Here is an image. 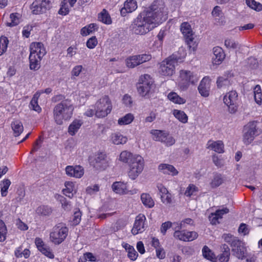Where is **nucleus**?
<instances>
[{"mask_svg":"<svg viewBox=\"0 0 262 262\" xmlns=\"http://www.w3.org/2000/svg\"><path fill=\"white\" fill-rule=\"evenodd\" d=\"M43 57L35 56L34 55H30V68L31 70L36 71L40 67V61Z\"/></svg>","mask_w":262,"mask_h":262,"instance_id":"nucleus-26","label":"nucleus"},{"mask_svg":"<svg viewBox=\"0 0 262 262\" xmlns=\"http://www.w3.org/2000/svg\"><path fill=\"white\" fill-rule=\"evenodd\" d=\"M141 200L143 205L148 208L154 206L155 203L150 195L146 193H143L141 195Z\"/></svg>","mask_w":262,"mask_h":262,"instance_id":"nucleus-33","label":"nucleus"},{"mask_svg":"<svg viewBox=\"0 0 262 262\" xmlns=\"http://www.w3.org/2000/svg\"><path fill=\"white\" fill-rule=\"evenodd\" d=\"M60 201L61 203L62 207L64 209V210H69L71 209V205L70 202L68 201L65 198L62 196Z\"/></svg>","mask_w":262,"mask_h":262,"instance_id":"nucleus-56","label":"nucleus"},{"mask_svg":"<svg viewBox=\"0 0 262 262\" xmlns=\"http://www.w3.org/2000/svg\"><path fill=\"white\" fill-rule=\"evenodd\" d=\"M216 84L217 88L221 89L230 85V82L228 78L224 76H221L217 78Z\"/></svg>","mask_w":262,"mask_h":262,"instance_id":"nucleus-43","label":"nucleus"},{"mask_svg":"<svg viewBox=\"0 0 262 262\" xmlns=\"http://www.w3.org/2000/svg\"><path fill=\"white\" fill-rule=\"evenodd\" d=\"M11 184V182L9 180L6 179L3 181L0 184L1 188V194L2 196H5L7 194L8 189Z\"/></svg>","mask_w":262,"mask_h":262,"instance_id":"nucleus-46","label":"nucleus"},{"mask_svg":"<svg viewBox=\"0 0 262 262\" xmlns=\"http://www.w3.org/2000/svg\"><path fill=\"white\" fill-rule=\"evenodd\" d=\"M158 169L164 174H171L173 176L177 175L179 173L173 165L168 164H160L158 166Z\"/></svg>","mask_w":262,"mask_h":262,"instance_id":"nucleus-23","label":"nucleus"},{"mask_svg":"<svg viewBox=\"0 0 262 262\" xmlns=\"http://www.w3.org/2000/svg\"><path fill=\"white\" fill-rule=\"evenodd\" d=\"M137 8L136 0H126L124 3V7L120 10L121 16H125L128 13L134 11Z\"/></svg>","mask_w":262,"mask_h":262,"instance_id":"nucleus-21","label":"nucleus"},{"mask_svg":"<svg viewBox=\"0 0 262 262\" xmlns=\"http://www.w3.org/2000/svg\"><path fill=\"white\" fill-rule=\"evenodd\" d=\"M162 8L155 3L140 13L134 19L133 31L136 34L144 35L165 20L162 19Z\"/></svg>","mask_w":262,"mask_h":262,"instance_id":"nucleus-1","label":"nucleus"},{"mask_svg":"<svg viewBox=\"0 0 262 262\" xmlns=\"http://www.w3.org/2000/svg\"><path fill=\"white\" fill-rule=\"evenodd\" d=\"M153 136V139L156 141L164 143L166 146H171L175 143V139L169 136L167 132L161 130L154 129L150 133Z\"/></svg>","mask_w":262,"mask_h":262,"instance_id":"nucleus-10","label":"nucleus"},{"mask_svg":"<svg viewBox=\"0 0 262 262\" xmlns=\"http://www.w3.org/2000/svg\"><path fill=\"white\" fill-rule=\"evenodd\" d=\"M225 46L228 49H236L239 48V44L234 39L231 38H227L225 40Z\"/></svg>","mask_w":262,"mask_h":262,"instance_id":"nucleus-47","label":"nucleus"},{"mask_svg":"<svg viewBox=\"0 0 262 262\" xmlns=\"http://www.w3.org/2000/svg\"><path fill=\"white\" fill-rule=\"evenodd\" d=\"M208 148L219 153L224 152V144L221 141H209L207 143Z\"/></svg>","mask_w":262,"mask_h":262,"instance_id":"nucleus-25","label":"nucleus"},{"mask_svg":"<svg viewBox=\"0 0 262 262\" xmlns=\"http://www.w3.org/2000/svg\"><path fill=\"white\" fill-rule=\"evenodd\" d=\"M7 233V229L6 225L2 220H0V242L5 241Z\"/></svg>","mask_w":262,"mask_h":262,"instance_id":"nucleus-45","label":"nucleus"},{"mask_svg":"<svg viewBox=\"0 0 262 262\" xmlns=\"http://www.w3.org/2000/svg\"><path fill=\"white\" fill-rule=\"evenodd\" d=\"M81 214V212L79 209H77L74 212L73 218V222L74 225H78L80 223Z\"/></svg>","mask_w":262,"mask_h":262,"instance_id":"nucleus-52","label":"nucleus"},{"mask_svg":"<svg viewBox=\"0 0 262 262\" xmlns=\"http://www.w3.org/2000/svg\"><path fill=\"white\" fill-rule=\"evenodd\" d=\"M11 128L15 137L19 136L24 130V126L21 121L15 120L11 123Z\"/></svg>","mask_w":262,"mask_h":262,"instance_id":"nucleus-28","label":"nucleus"},{"mask_svg":"<svg viewBox=\"0 0 262 262\" xmlns=\"http://www.w3.org/2000/svg\"><path fill=\"white\" fill-rule=\"evenodd\" d=\"M173 236L174 237L183 241H192L198 237V234L195 231L186 230L175 231Z\"/></svg>","mask_w":262,"mask_h":262,"instance_id":"nucleus-15","label":"nucleus"},{"mask_svg":"<svg viewBox=\"0 0 262 262\" xmlns=\"http://www.w3.org/2000/svg\"><path fill=\"white\" fill-rule=\"evenodd\" d=\"M223 182V180L221 174L216 173L214 176L213 179L210 183V185L212 188H215L221 185Z\"/></svg>","mask_w":262,"mask_h":262,"instance_id":"nucleus-44","label":"nucleus"},{"mask_svg":"<svg viewBox=\"0 0 262 262\" xmlns=\"http://www.w3.org/2000/svg\"><path fill=\"white\" fill-rule=\"evenodd\" d=\"M198 91L201 96L206 97L209 95L210 79L208 77H205L201 81L198 86Z\"/></svg>","mask_w":262,"mask_h":262,"instance_id":"nucleus-19","label":"nucleus"},{"mask_svg":"<svg viewBox=\"0 0 262 262\" xmlns=\"http://www.w3.org/2000/svg\"><path fill=\"white\" fill-rule=\"evenodd\" d=\"M246 4L251 9L257 11L262 10V5L255 0H246Z\"/></svg>","mask_w":262,"mask_h":262,"instance_id":"nucleus-42","label":"nucleus"},{"mask_svg":"<svg viewBox=\"0 0 262 262\" xmlns=\"http://www.w3.org/2000/svg\"><path fill=\"white\" fill-rule=\"evenodd\" d=\"M42 93L43 91L36 92L30 103V107L37 112H40L41 110V107L38 104V99L40 94Z\"/></svg>","mask_w":262,"mask_h":262,"instance_id":"nucleus-27","label":"nucleus"},{"mask_svg":"<svg viewBox=\"0 0 262 262\" xmlns=\"http://www.w3.org/2000/svg\"><path fill=\"white\" fill-rule=\"evenodd\" d=\"M154 86V81L148 74L142 75L137 85L138 92L142 97L148 96Z\"/></svg>","mask_w":262,"mask_h":262,"instance_id":"nucleus-6","label":"nucleus"},{"mask_svg":"<svg viewBox=\"0 0 262 262\" xmlns=\"http://www.w3.org/2000/svg\"><path fill=\"white\" fill-rule=\"evenodd\" d=\"M112 109L111 100L107 96H104L96 103L95 114L98 118H103L111 113Z\"/></svg>","mask_w":262,"mask_h":262,"instance_id":"nucleus-5","label":"nucleus"},{"mask_svg":"<svg viewBox=\"0 0 262 262\" xmlns=\"http://www.w3.org/2000/svg\"><path fill=\"white\" fill-rule=\"evenodd\" d=\"M145 220L146 217L142 214H140L136 217L133 228L132 229V233L134 235L142 233L145 230L144 224Z\"/></svg>","mask_w":262,"mask_h":262,"instance_id":"nucleus-16","label":"nucleus"},{"mask_svg":"<svg viewBox=\"0 0 262 262\" xmlns=\"http://www.w3.org/2000/svg\"><path fill=\"white\" fill-rule=\"evenodd\" d=\"M224 103L228 106L229 112L231 114L235 113L238 108V99L237 93L235 91H231L227 93L224 97Z\"/></svg>","mask_w":262,"mask_h":262,"instance_id":"nucleus-9","label":"nucleus"},{"mask_svg":"<svg viewBox=\"0 0 262 262\" xmlns=\"http://www.w3.org/2000/svg\"><path fill=\"white\" fill-rule=\"evenodd\" d=\"M213 55L212 56V63L213 64L219 65L224 60L225 55L223 49L216 47L213 49Z\"/></svg>","mask_w":262,"mask_h":262,"instance_id":"nucleus-22","label":"nucleus"},{"mask_svg":"<svg viewBox=\"0 0 262 262\" xmlns=\"http://www.w3.org/2000/svg\"><path fill=\"white\" fill-rule=\"evenodd\" d=\"M157 116V113L156 111H152L150 113L149 115L146 117L145 122H151L155 120Z\"/></svg>","mask_w":262,"mask_h":262,"instance_id":"nucleus-60","label":"nucleus"},{"mask_svg":"<svg viewBox=\"0 0 262 262\" xmlns=\"http://www.w3.org/2000/svg\"><path fill=\"white\" fill-rule=\"evenodd\" d=\"M230 256V254H226V253H222L217 257L215 256L214 262H228L229 260Z\"/></svg>","mask_w":262,"mask_h":262,"instance_id":"nucleus-49","label":"nucleus"},{"mask_svg":"<svg viewBox=\"0 0 262 262\" xmlns=\"http://www.w3.org/2000/svg\"><path fill=\"white\" fill-rule=\"evenodd\" d=\"M111 140L114 144L120 145L125 144L128 139L127 137L122 135L120 133H115L111 135Z\"/></svg>","mask_w":262,"mask_h":262,"instance_id":"nucleus-24","label":"nucleus"},{"mask_svg":"<svg viewBox=\"0 0 262 262\" xmlns=\"http://www.w3.org/2000/svg\"><path fill=\"white\" fill-rule=\"evenodd\" d=\"M82 124V122L81 120H74L69 126L68 132L70 135L74 136L78 132Z\"/></svg>","mask_w":262,"mask_h":262,"instance_id":"nucleus-31","label":"nucleus"},{"mask_svg":"<svg viewBox=\"0 0 262 262\" xmlns=\"http://www.w3.org/2000/svg\"><path fill=\"white\" fill-rule=\"evenodd\" d=\"M98 18L99 21L104 24L110 25L112 23V19L110 15L107 11L104 9L98 14Z\"/></svg>","mask_w":262,"mask_h":262,"instance_id":"nucleus-34","label":"nucleus"},{"mask_svg":"<svg viewBox=\"0 0 262 262\" xmlns=\"http://www.w3.org/2000/svg\"><path fill=\"white\" fill-rule=\"evenodd\" d=\"M41 142H42V139H41V137H40L35 142V143L33 145V148L32 149V150L30 152L31 154H32L33 152L36 151L39 148V147H40V146L39 145V144Z\"/></svg>","mask_w":262,"mask_h":262,"instance_id":"nucleus-61","label":"nucleus"},{"mask_svg":"<svg viewBox=\"0 0 262 262\" xmlns=\"http://www.w3.org/2000/svg\"><path fill=\"white\" fill-rule=\"evenodd\" d=\"M180 59L174 55H172L163 60L160 63L159 73L165 76H172L175 72L176 65L180 62Z\"/></svg>","mask_w":262,"mask_h":262,"instance_id":"nucleus-3","label":"nucleus"},{"mask_svg":"<svg viewBox=\"0 0 262 262\" xmlns=\"http://www.w3.org/2000/svg\"><path fill=\"white\" fill-rule=\"evenodd\" d=\"M220 219L216 214L214 213H211L209 216V219L211 223L213 225H215L217 223H219L218 220Z\"/></svg>","mask_w":262,"mask_h":262,"instance_id":"nucleus-62","label":"nucleus"},{"mask_svg":"<svg viewBox=\"0 0 262 262\" xmlns=\"http://www.w3.org/2000/svg\"><path fill=\"white\" fill-rule=\"evenodd\" d=\"M243 141L246 144H249L254 140L255 136L259 135L255 122H250L245 127Z\"/></svg>","mask_w":262,"mask_h":262,"instance_id":"nucleus-12","label":"nucleus"},{"mask_svg":"<svg viewBox=\"0 0 262 262\" xmlns=\"http://www.w3.org/2000/svg\"><path fill=\"white\" fill-rule=\"evenodd\" d=\"M229 212V209L227 207L223 208L222 209H218L215 212V213L218 216L220 219L222 218V216Z\"/></svg>","mask_w":262,"mask_h":262,"instance_id":"nucleus-63","label":"nucleus"},{"mask_svg":"<svg viewBox=\"0 0 262 262\" xmlns=\"http://www.w3.org/2000/svg\"><path fill=\"white\" fill-rule=\"evenodd\" d=\"M243 242L235 237L230 244L232 250L235 253V256L238 258H243L244 256V248Z\"/></svg>","mask_w":262,"mask_h":262,"instance_id":"nucleus-17","label":"nucleus"},{"mask_svg":"<svg viewBox=\"0 0 262 262\" xmlns=\"http://www.w3.org/2000/svg\"><path fill=\"white\" fill-rule=\"evenodd\" d=\"M168 98L171 101H172L174 103L177 104H184L186 102V100L179 96L175 92H171L168 95Z\"/></svg>","mask_w":262,"mask_h":262,"instance_id":"nucleus-38","label":"nucleus"},{"mask_svg":"<svg viewBox=\"0 0 262 262\" xmlns=\"http://www.w3.org/2000/svg\"><path fill=\"white\" fill-rule=\"evenodd\" d=\"M52 209L48 205H40L36 209V213L41 216H49L52 213Z\"/></svg>","mask_w":262,"mask_h":262,"instance_id":"nucleus-30","label":"nucleus"},{"mask_svg":"<svg viewBox=\"0 0 262 262\" xmlns=\"http://www.w3.org/2000/svg\"><path fill=\"white\" fill-rule=\"evenodd\" d=\"M197 191L198 188L195 185L193 184H190L185 192V195L187 196H191Z\"/></svg>","mask_w":262,"mask_h":262,"instance_id":"nucleus-50","label":"nucleus"},{"mask_svg":"<svg viewBox=\"0 0 262 262\" xmlns=\"http://www.w3.org/2000/svg\"><path fill=\"white\" fill-rule=\"evenodd\" d=\"M138 55L130 56L125 60L126 65L128 68H134L140 64Z\"/></svg>","mask_w":262,"mask_h":262,"instance_id":"nucleus-35","label":"nucleus"},{"mask_svg":"<svg viewBox=\"0 0 262 262\" xmlns=\"http://www.w3.org/2000/svg\"><path fill=\"white\" fill-rule=\"evenodd\" d=\"M235 237V236L229 233H225L222 235V238L224 239V241L228 243L229 245H230L231 243Z\"/></svg>","mask_w":262,"mask_h":262,"instance_id":"nucleus-59","label":"nucleus"},{"mask_svg":"<svg viewBox=\"0 0 262 262\" xmlns=\"http://www.w3.org/2000/svg\"><path fill=\"white\" fill-rule=\"evenodd\" d=\"M172 224L171 222L168 221L163 223L161 227V232L163 234L165 235L167 229L170 228L172 226Z\"/></svg>","mask_w":262,"mask_h":262,"instance_id":"nucleus-57","label":"nucleus"},{"mask_svg":"<svg viewBox=\"0 0 262 262\" xmlns=\"http://www.w3.org/2000/svg\"><path fill=\"white\" fill-rule=\"evenodd\" d=\"M180 30L188 47L194 50L196 45L193 40V33L190 25L187 22H184L181 25Z\"/></svg>","mask_w":262,"mask_h":262,"instance_id":"nucleus-11","label":"nucleus"},{"mask_svg":"<svg viewBox=\"0 0 262 262\" xmlns=\"http://www.w3.org/2000/svg\"><path fill=\"white\" fill-rule=\"evenodd\" d=\"M67 174L77 178H81L84 174V169L81 166H68L66 168Z\"/></svg>","mask_w":262,"mask_h":262,"instance_id":"nucleus-20","label":"nucleus"},{"mask_svg":"<svg viewBox=\"0 0 262 262\" xmlns=\"http://www.w3.org/2000/svg\"><path fill=\"white\" fill-rule=\"evenodd\" d=\"M173 115L181 122L185 123L187 122L188 117L183 111L174 110L173 111Z\"/></svg>","mask_w":262,"mask_h":262,"instance_id":"nucleus-39","label":"nucleus"},{"mask_svg":"<svg viewBox=\"0 0 262 262\" xmlns=\"http://www.w3.org/2000/svg\"><path fill=\"white\" fill-rule=\"evenodd\" d=\"M16 225L21 230H27L28 228L27 225L23 223L20 220L18 219L16 222Z\"/></svg>","mask_w":262,"mask_h":262,"instance_id":"nucleus-64","label":"nucleus"},{"mask_svg":"<svg viewBox=\"0 0 262 262\" xmlns=\"http://www.w3.org/2000/svg\"><path fill=\"white\" fill-rule=\"evenodd\" d=\"M30 54L35 56L43 57L46 50L41 42H32L30 46Z\"/></svg>","mask_w":262,"mask_h":262,"instance_id":"nucleus-18","label":"nucleus"},{"mask_svg":"<svg viewBox=\"0 0 262 262\" xmlns=\"http://www.w3.org/2000/svg\"><path fill=\"white\" fill-rule=\"evenodd\" d=\"M68 228L62 223L58 224L53 228L50 238L51 241L55 244L61 243L68 235Z\"/></svg>","mask_w":262,"mask_h":262,"instance_id":"nucleus-8","label":"nucleus"},{"mask_svg":"<svg viewBox=\"0 0 262 262\" xmlns=\"http://www.w3.org/2000/svg\"><path fill=\"white\" fill-rule=\"evenodd\" d=\"M112 188L113 190L116 193L122 194L127 193L126 186L125 184L122 182H114L112 186Z\"/></svg>","mask_w":262,"mask_h":262,"instance_id":"nucleus-29","label":"nucleus"},{"mask_svg":"<svg viewBox=\"0 0 262 262\" xmlns=\"http://www.w3.org/2000/svg\"><path fill=\"white\" fill-rule=\"evenodd\" d=\"M8 43L7 37L3 36L0 37V56L7 51Z\"/></svg>","mask_w":262,"mask_h":262,"instance_id":"nucleus-41","label":"nucleus"},{"mask_svg":"<svg viewBox=\"0 0 262 262\" xmlns=\"http://www.w3.org/2000/svg\"><path fill=\"white\" fill-rule=\"evenodd\" d=\"M50 8L49 0H35L31 6L32 13L36 15L45 13Z\"/></svg>","mask_w":262,"mask_h":262,"instance_id":"nucleus-13","label":"nucleus"},{"mask_svg":"<svg viewBox=\"0 0 262 262\" xmlns=\"http://www.w3.org/2000/svg\"><path fill=\"white\" fill-rule=\"evenodd\" d=\"M134 116L130 113L127 114L118 120L119 125H127L130 124L134 120Z\"/></svg>","mask_w":262,"mask_h":262,"instance_id":"nucleus-40","label":"nucleus"},{"mask_svg":"<svg viewBox=\"0 0 262 262\" xmlns=\"http://www.w3.org/2000/svg\"><path fill=\"white\" fill-rule=\"evenodd\" d=\"M133 158H134V155H133L132 153L127 150H124L120 153L119 160L129 165L132 161Z\"/></svg>","mask_w":262,"mask_h":262,"instance_id":"nucleus-32","label":"nucleus"},{"mask_svg":"<svg viewBox=\"0 0 262 262\" xmlns=\"http://www.w3.org/2000/svg\"><path fill=\"white\" fill-rule=\"evenodd\" d=\"M180 78L179 87L182 91H186L190 84H196L199 79L196 74L190 71L184 70L180 71Z\"/></svg>","mask_w":262,"mask_h":262,"instance_id":"nucleus-4","label":"nucleus"},{"mask_svg":"<svg viewBox=\"0 0 262 262\" xmlns=\"http://www.w3.org/2000/svg\"><path fill=\"white\" fill-rule=\"evenodd\" d=\"M138 57V59L140 61V64L150 60L151 58V56L149 54H143L137 55Z\"/></svg>","mask_w":262,"mask_h":262,"instance_id":"nucleus-55","label":"nucleus"},{"mask_svg":"<svg viewBox=\"0 0 262 262\" xmlns=\"http://www.w3.org/2000/svg\"><path fill=\"white\" fill-rule=\"evenodd\" d=\"M144 159L140 155H134L132 161L128 165L129 169L128 176L132 180H135L142 171L144 167Z\"/></svg>","mask_w":262,"mask_h":262,"instance_id":"nucleus-7","label":"nucleus"},{"mask_svg":"<svg viewBox=\"0 0 262 262\" xmlns=\"http://www.w3.org/2000/svg\"><path fill=\"white\" fill-rule=\"evenodd\" d=\"M128 257L132 260H135L138 256V253L135 250L134 247L129 248V249L127 251Z\"/></svg>","mask_w":262,"mask_h":262,"instance_id":"nucleus-54","label":"nucleus"},{"mask_svg":"<svg viewBox=\"0 0 262 262\" xmlns=\"http://www.w3.org/2000/svg\"><path fill=\"white\" fill-rule=\"evenodd\" d=\"M43 254L47 256L49 258H53L54 254L51 251L50 248L47 246H45L39 250Z\"/></svg>","mask_w":262,"mask_h":262,"instance_id":"nucleus-51","label":"nucleus"},{"mask_svg":"<svg viewBox=\"0 0 262 262\" xmlns=\"http://www.w3.org/2000/svg\"><path fill=\"white\" fill-rule=\"evenodd\" d=\"M202 254L204 258L210 261H214L215 255L207 246H204L202 249Z\"/></svg>","mask_w":262,"mask_h":262,"instance_id":"nucleus-36","label":"nucleus"},{"mask_svg":"<svg viewBox=\"0 0 262 262\" xmlns=\"http://www.w3.org/2000/svg\"><path fill=\"white\" fill-rule=\"evenodd\" d=\"M162 202L165 204H170L171 203V194L167 192L165 195L161 196Z\"/></svg>","mask_w":262,"mask_h":262,"instance_id":"nucleus-58","label":"nucleus"},{"mask_svg":"<svg viewBox=\"0 0 262 262\" xmlns=\"http://www.w3.org/2000/svg\"><path fill=\"white\" fill-rule=\"evenodd\" d=\"M98 41L95 36L89 38L86 42V46L89 49L94 48L97 45Z\"/></svg>","mask_w":262,"mask_h":262,"instance_id":"nucleus-53","label":"nucleus"},{"mask_svg":"<svg viewBox=\"0 0 262 262\" xmlns=\"http://www.w3.org/2000/svg\"><path fill=\"white\" fill-rule=\"evenodd\" d=\"M74 106L69 99H65L56 104L53 108V117L58 125L63 124V121L69 120L72 116Z\"/></svg>","mask_w":262,"mask_h":262,"instance_id":"nucleus-2","label":"nucleus"},{"mask_svg":"<svg viewBox=\"0 0 262 262\" xmlns=\"http://www.w3.org/2000/svg\"><path fill=\"white\" fill-rule=\"evenodd\" d=\"M90 163L98 170H104L108 166L106 155L102 152L97 154L95 158L91 160Z\"/></svg>","mask_w":262,"mask_h":262,"instance_id":"nucleus-14","label":"nucleus"},{"mask_svg":"<svg viewBox=\"0 0 262 262\" xmlns=\"http://www.w3.org/2000/svg\"><path fill=\"white\" fill-rule=\"evenodd\" d=\"M65 189H63V194L70 198L73 196V191L74 190V184L72 182H66L64 184Z\"/></svg>","mask_w":262,"mask_h":262,"instance_id":"nucleus-37","label":"nucleus"},{"mask_svg":"<svg viewBox=\"0 0 262 262\" xmlns=\"http://www.w3.org/2000/svg\"><path fill=\"white\" fill-rule=\"evenodd\" d=\"M10 22L7 23V26L9 27H13L19 24V18L17 13H11L10 15Z\"/></svg>","mask_w":262,"mask_h":262,"instance_id":"nucleus-48","label":"nucleus"}]
</instances>
